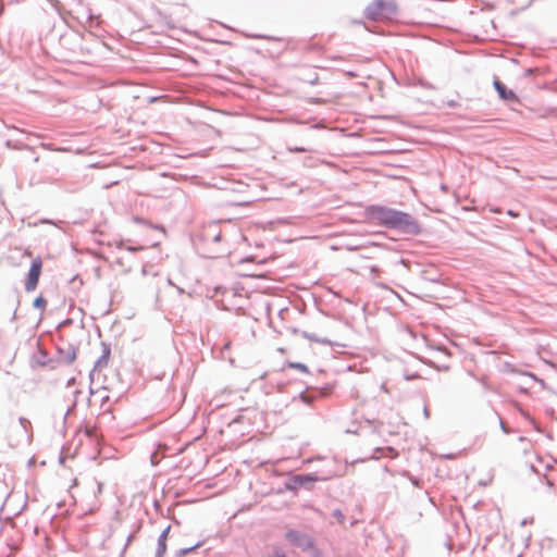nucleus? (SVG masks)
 I'll return each mask as SVG.
<instances>
[{
	"label": "nucleus",
	"instance_id": "obj_2",
	"mask_svg": "<svg viewBox=\"0 0 557 557\" xmlns=\"http://www.w3.org/2000/svg\"><path fill=\"white\" fill-rule=\"evenodd\" d=\"M41 269H42V260L40 257H36L33 260L29 271L27 273V278L25 282V289L27 292H33L36 289L38 282H39V277L41 275Z\"/></svg>",
	"mask_w": 557,
	"mask_h": 557
},
{
	"label": "nucleus",
	"instance_id": "obj_12",
	"mask_svg": "<svg viewBox=\"0 0 557 557\" xmlns=\"http://www.w3.org/2000/svg\"><path fill=\"white\" fill-rule=\"evenodd\" d=\"M508 214L511 215V216H517L518 215L517 213H515L512 211H509Z\"/></svg>",
	"mask_w": 557,
	"mask_h": 557
},
{
	"label": "nucleus",
	"instance_id": "obj_10",
	"mask_svg": "<svg viewBox=\"0 0 557 557\" xmlns=\"http://www.w3.org/2000/svg\"><path fill=\"white\" fill-rule=\"evenodd\" d=\"M289 150L292 152H306V151H308V149L301 148V147L290 148Z\"/></svg>",
	"mask_w": 557,
	"mask_h": 557
},
{
	"label": "nucleus",
	"instance_id": "obj_3",
	"mask_svg": "<svg viewBox=\"0 0 557 557\" xmlns=\"http://www.w3.org/2000/svg\"><path fill=\"white\" fill-rule=\"evenodd\" d=\"M111 265L117 267L122 273H128L133 268V260L128 255L122 253L113 259Z\"/></svg>",
	"mask_w": 557,
	"mask_h": 557
},
{
	"label": "nucleus",
	"instance_id": "obj_7",
	"mask_svg": "<svg viewBox=\"0 0 557 557\" xmlns=\"http://www.w3.org/2000/svg\"><path fill=\"white\" fill-rule=\"evenodd\" d=\"M34 306L44 309L46 306V300L42 297H37L34 301Z\"/></svg>",
	"mask_w": 557,
	"mask_h": 557
},
{
	"label": "nucleus",
	"instance_id": "obj_4",
	"mask_svg": "<svg viewBox=\"0 0 557 557\" xmlns=\"http://www.w3.org/2000/svg\"><path fill=\"white\" fill-rule=\"evenodd\" d=\"M286 539L294 545L305 547V546H311L312 543L310 539L304 534H300L297 531H288L286 533Z\"/></svg>",
	"mask_w": 557,
	"mask_h": 557
},
{
	"label": "nucleus",
	"instance_id": "obj_9",
	"mask_svg": "<svg viewBox=\"0 0 557 557\" xmlns=\"http://www.w3.org/2000/svg\"><path fill=\"white\" fill-rule=\"evenodd\" d=\"M273 557H285V553L282 549L277 548L274 550Z\"/></svg>",
	"mask_w": 557,
	"mask_h": 557
},
{
	"label": "nucleus",
	"instance_id": "obj_13",
	"mask_svg": "<svg viewBox=\"0 0 557 557\" xmlns=\"http://www.w3.org/2000/svg\"><path fill=\"white\" fill-rule=\"evenodd\" d=\"M25 255H26V256H32V253H30V251H29V250H26V251H25Z\"/></svg>",
	"mask_w": 557,
	"mask_h": 557
},
{
	"label": "nucleus",
	"instance_id": "obj_6",
	"mask_svg": "<svg viewBox=\"0 0 557 557\" xmlns=\"http://www.w3.org/2000/svg\"><path fill=\"white\" fill-rule=\"evenodd\" d=\"M288 367L292 368V369H296V370H299L304 373H308L309 372V369L306 364L304 363H299V362H289L288 363Z\"/></svg>",
	"mask_w": 557,
	"mask_h": 557
},
{
	"label": "nucleus",
	"instance_id": "obj_5",
	"mask_svg": "<svg viewBox=\"0 0 557 557\" xmlns=\"http://www.w3.org/2000/svg\"><path fill=\"white\" fill-rule=\"evenodd\" d=\"M494 87L497 90V92L502 99L507 100V101H517L518 100L516 94L512 90L507 89V87L500 81H497V79L494 81Z\"/></svg>",
	"mask_w": 557,
	"mask_h": 557
},
{
	"label": "nucleus",
	"instance_id": "obj_11",
	"mask_svg": "<svg viewBox=\"0 0 557 557\" xmlns=\"http://www.w3.org/2000/svg\"><path fill=\"white\" fill-rule=\"evenodd\" d=\"M138 249H139V248L127 247V250H128V251H136V250H138Z\"/></svg>",
	"mask_w": 557,
	"mask_h": 557
},
{
	"label": "nucleus",
	"instance_id": "obj_8",
	"mask_svg": "<svg viewBox=\"0 0 557 557\" xmlns=\"http://www.w3.org/2000/svg\"><path fill=\"white\" fill-rule=\"evenodd\" d=\"M333 515L339 523H344L345 517L339 510H335Z\"/></svg>",
	"mask_w": 557,
	"mask_h": 557
},
{
	"label": "nucleus",
	"instance_id": "obj_1",
	"mask_svg": "<svg viewBox=\"0 0 557 557\" xmlns=\"http://www.w3.org/2000/svg\"><path fill=\"white\" fill-rule=\"evenodd\" d=\"M370 219L391 228H399L407 232H417L418 224L405 212L385 207H371L368 210Z\"/></svg>",
	"mask_w": 557,
	"mask_h": 557
}]
</instances>
